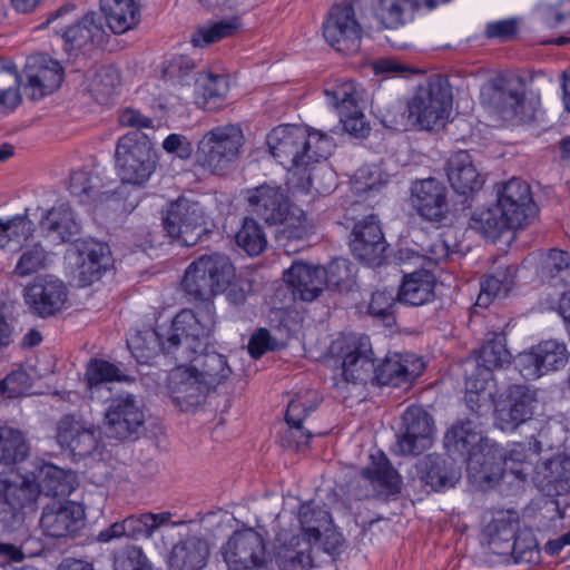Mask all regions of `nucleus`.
Listing matches in <instances>:
<instances>
[{
    "label": "nucleus",
    "mask_w": 570,
    "mask_h": 570,
    "mask_svg": "<svg viewBox=\"0 0 570 570\" xmlns=\"http://www.w3.org/2000/svg\"><path fill=\"white\" fill-rule=\"evenodd\" d=\"M68 189L80 203L104 202L114 196L110 190H102L101 179L86 170H75L70 174Z\"/></svg>",
    "instance_id": "obj_46"
},
{
    "label": "nucleus",
    "mask_w": 570,
    "mask_h": 570,
    "mask_svg": "<svg viewBox=\"0 0 570 570\" xmlns=\"http://www.w3.org/2000/svg\"><path fill=\"white\" fill-rule=\"evenodd\" d=\"M40 527L51 538L75 537L85 527V510L73 501H52L42 510Z\"/></svg>",
    "instance_id": "obj_20"
},
{
    "label": "nucleus",
    "mask_w": 570,
    "mask_h": 570,
    "mask_svg": "<svg viewBox=\"0 0 570 570\" xmlns=\"http://www.w3.org/2000/svg\"><path fill=\"white\" fill-rule=\"evenodd\" d=\"M424 371V364L420 358L406 354L386 355L375 365V374L372 385H391L400 387L412 383Z\"/></svg>",
    "instance_id": "obj_26"
},
{
    "label": "nucleus",
    "mask_w": 570,
    "mask_h": 570,
    "mask_svg": "<svg viewBox=\"0 0 570 570\" xmlns=\"http://www.w3.org/2000/svg\"><path fill=\"white\" fill-rule=\"evenodd\" d=\"M210 390H215L232 374L225 355L216 352L213 345L202 350L195 362L189 366Z\"/></svg>",
    "instance_id": "obj_41"
},
{
    "label": "nucleus",
    "mask_w": 570,
    "mask_h": 570,
    "mask_svg": "<svg viewBox=\"0 0 570 570\" xmlns=\"http://www.w3.org/2000/svg\"><path fill=\"white\" fill-rule=\"evenodd\" d=\"M171 512L160 513L146 512L139 515H129L122 520V529L127 538L141 539L150 538L161 525L168 524Z\"/></svg>",
    "instance_id": "obj_53"
},
{
    "label": "nucleus",
    "mask_w": 570,
    "mask_h": 570,
    "mask_svg": "<svg viewBox=\"0 0 570 570\" xmlns=\"http://www.w3.org/2000/svg\"><path fill=\"white\" fill-rule=\"evenodd\" d=\"M236 244L249 256H257L267 246V238L263 227L254 217H245L235 235Z\"/></svg>",
    "instance_id": "obj_54"
},
{
    "label": "nucleus",
    "mask_w": 570,
    "mask_h": 570,
    "mask_svg": "<svg viewBox=\"0 0 570 570\" xmlns=\"http://www.w3.org/2000/svg\"><path fill=\"white\" fill-rule=\"evenodd\" d=\"M372 464L362 469L361 476L368 481L380 494L390 497L400 493L401 476L384 453L372 454Z\"/></svg>",
    "instance_id": "obj_40"
},
{
    "label": "nucleus",
    "mask_w": 570,
    "mask_h": 570,
    "mask_svg": "<svg viewBox=\"0 0 570 570\" xmlns=\"http://www.w3.org/2000/svg\"><path fill=\"white\" fill-rule=\"evenodd\" d=\"M400 304L390 291H376L372 294L368 313L380 318L385 326L395 324V307Z\"/></svg>",
    "instance_id": "obj_60"
},
{
    "label": "nucleus",
    "mask_w": 570,
    "mask_h": 570,
    "mask_svg": "<svg viewBox=\"0 0 570 570\" xmlns=\"http://www.w3.org/2000/svg\"><path fill=\"white\" fill-rule=\"evenodd\" d=\"M537 404L538 395L534 389L524 384H513L495 402V424L502 431H513L532 419Z\"/></svg>",
    "instance_id": "obj_13"
},
{
    "label": "nucleus",
    "mask_w": 570,
    "mask_h": 570,
    "mask_svg": "<svg viewBox=\"0 0 570 570\" xmlns=\"http://www.w3.org/2000/svg\"><path fill=\"white\" fill-rule=\"evenodd\" d=\"M240 27L238 18L228 20H220L209 27L199 28L191 37V42L195 47H203L205 45L214 43L223 38L229 37Z\"/></svg>",
    "instance_id": "obj_57"
},
{
    "label": "nucleus",
    "mask_w": 570,
    "mask_h": 570,
    "mask_svg": "<svg viewBox=\"0 0 570 570\" xmlns=\"http://www.w3.org/2000/svg\"><path fill=\"white\" fill-rule=\"evenodd\" d=\"M244 142L239 125L214 127L198 142L197 163L212 174L224 175L236 164Z\"/></svg>",
    "instance_id": "obj_8"
},
{
    "label": "nucleus",
    "mask_w": 570,
    "mask_h": 570,
    "mask_svg": "<svg viewBox=\"0 0 570 570\" xmlns=\"http://www.w3.org/2000/svg\"><path fill=\"white\" fill-rule=\"evenodd\" d=\"M214 305L195 313L181 309L165 327V357L176 366H190L202 350L210 345L215 327Z\"/></svg>",
    "instance_id": "obj_4"
},
{
    "label": "nucleus",
    "mask_w": 570,
    "mask_h": 570,
    "mask_svg": "<svg viewBox=\"0 0 570 570\" xmlns=\"http://www.w3.org/2000/svg\"><path fill=\"white\" fill-rule=\"evenodd\" d=\"M443 443L449 455L465 462L468 476L475 485L491 488L502 478V453L483 438L475 420H458L446 431Z\"/></svg>",
    "instance_id": "obj_1"
},
{
    "label": "nucleus",
    "mask_w": 570,
    "mask_h": 570,
    "mask_svg": "<svg viewBox=\"0 0 570 570\" xmlns=\"http://www.w3.org/2000/svg\"><path fill=\"white\" fill-rule=\"evenodd\" d=\"M318 404L320 397L317 392L314 390H305L297 393L287 405L285 420L289 426V434L292 436L301 434V438H303V440L297 441L298 448L308 444L309 440L313 438V434L304 429L303 421L309 413L317 409Z\"/></svg>",
    "instance_id": "obj_38"
},
{
    "label": "nucleus",
    "mask_w": 570,
    "mask_h": 570,
    "mask_svg": "<svg viewBox=\"0 0 570 570\" xmlns=\"http://www.w3.org/2000/svg\"><path fill=\"white\" fill-rule=\"evenodd\" d=\"M356 0L334 4L323 22L322 30L325 41L337 52L354 55L358 52L362 41Z\"/></svg>",
    "instance_id": "obj_11"
},
{
    "label": "nucleus",
    "mask_w": 570,
    "mask_h": 570,
    "mask_svg": "<svg viewBox=\"0 0 570 570\" xmlns=\"http://www.w3.org/2000/svg\"><path fill=\"white\" fill-rule=\"evenodd\" d=\"M298 521L302 531L308 542H318L322 540V532L331 525V513L312 502L303 503L298 511Z\"/></svg>",
    "instance_id": "obj_52"
},
{
    "label": "nucleus",
    "mask_w": 570,
    "mask_h": 570,
    "mask_svg": "<svg viewBox=\"0 0 570 570\" xmlns=\"http://www.w3.org/2000/svg\"><path fill=\"white\" fill-rule=\"evenodd\" d=\"M342 375L353 384H372L375 374L376 358L371 340L365 334H350L340 343Z\"/></svg>",
    "instance_id": "obj_12"
},
{
    "label": "nucleus",
    "mask_w": 570,
    "mask_h": 570,
    "mask_svg": "<svg viewBox=\"0 0 570 570\" xmlns=\"http://www.w3.org/2000/svg\"><path fill=\"white\" fill-rule=\"evenodd\" d=\"M325 272L322 266H313L303 262H294L284 272V281L292 289L293 297L303 302L316 299L324 287Z\"/></svg>",
    "instance_id": "obj_33"
},
{
    "label": "nucleus",
    "mask_w": 570,
    "mask_h": 570,
    "mask_svg": "<svg viewBox=\"0 0 570 570\" xmlns=\"http://www.w3.org/2000/svg\"><path fill=\"white\" fill-rule=\"evenodd\" d=\"M533 481L547 497H559L570 492V455L557 454L537 464Z\"/></svg>",
    "instance_id": "obj_32"
},
{
    "label": "nucleus",
    "mask_w": 570,
    "mask_h": 570,
    "mask_svg": "<svg viewBox=\"0 0 570 570\" xmlns=\"http://www.w3.org/2000/svg\"><path fill=\"white\" fill-rule=\"evenodd\" d=\"M517 267L514 265L499 267L493 274L488 275L480 284V293L476 305L488 307L492 299L504 298L514 286Z\"/></svg>",
    "instance_id": "obj_44"
},
{
    "label": "nucleus",
    "mask_w": 570,
    "mask_h": 570,
    "mask_svg": "<svg viewBox=\"0 0 570 570\" xmlns=\"http://www.w3.org/2000/svg\"><path fill=\"white\" fill-rule=\"evenodd\" d=\"M465 389L470 391H485L489 381L492 379V370L481 365L480 360L468 357L463 362Z\"/></svg>",
    "instance_id": "obj_64"
},
{
    "label": "nucleus",
    "mask_w": 570,
    "mask_h": 570,
    "mask_svg": "<svg viewBox=\"0 0 570 570\" xmlns=\"http://www.w3.org/2000/svg\"><path fill=\"white\" fill-rule=\"evenodd\" d=\"M535 210L530 186L512 178L498 186L494 204L472 215L470 227L494 242L504 232L525 226Z\"/></svg>",
    "instance_id": "obj_3"
},
{
    "label": "nucleus",
    "mask_w": 570,
    "mask_h": 570,
    "mask_svg": "<svg viewBox=\"0 0 570 570\" xmlns=\"http://www.w3.org/2000/svg\"><path fill=\"white\" fill-rule=\"evenodd\" d=\"M411 204L425 220L442 225L448 218L449 204L446 187L435 178L412 183Z\"/></svg>",
    "instance_id": "obj_22"
},
{
    "label": "nucleus",
    "mask_w": 570,
    "mask_h": 570,
    "mask_svg": "<svg viewBox=\"0 0 570 570\" xmlns=\"http://www.w3.org/2000/svg\"><path fill=\"white\" fill-rule=\"evenodd\" d=\"M75 278L81 287L99 281L111 267V252L106 243L95 239H83L76 244Z\"/></svg>",
    "instance_id": "obj_19"
},
{
    "label": "nucleus",
    "mask_w": 570,
    "mask_h": 570,
    "mask_svg": "<svg viewBox=\"0 0 570 570\" xmlns=\"http://www.w3.org/2000/svg\"><path fill=\"white\" fill-rule=\"evenodd\" d=\"M114 570H151L141 548L126 546L114 553Z\"/></svg>",
    "instance_id": "obj_63"
},
{
    "label": "nucleus",
    "mask_w": 570,
    "mask_h": 570,
    "mask_svg": "<svg viewBox=\"0 0 570 570\" xmlns=\"http://www.w3.org/2000/svg\"><path fill=\"white\" fill-rule=\"evenodd\" d=\"M196 104L207 111H216L222 107L228 92L225 77L212 72H203L195 81Z\"/></svg>",
    "instance_id": "obj_43"
},
{
    "label": "nucleus",
    "mask_w": 570,
    "mask_h": 570,
    "mask_svg": "<svg viewBox=\"0 0 570 570\" xmlns=\"http://www.w3.org/2000/svg\"><path fill=\"white\" fill-rule=\"evenodd\" d=\"M203 72L199 65L187 55L174 56L163 68V79L173 86H190Z\"/></svg>",
    "instance_id": "obj_51"
},
{
    "label": "nucleus",
    "mask_w": 570,
    "mask_h": 570,
    "mask_svg": "<svg viewBox=\"0 0 570 570\" xmlns=\"http://www.w3.org/2000/svg\"><path fill=\"white\" fill-rule=\"evenodd\" d=\"M271 155L285 168L302 174V183L295 187L307 194L313 188L314 170L311 166L327 159L334 149L331 137L321 131L307 132L305 128L283 125L267 135Z\"/></svg>",
    "instance_id": "obj_2"
},
{
    "label": "nucleus",
    "mask_w": 570,
    "mask_h": 570,
    "mask_svg": "<svg viewBox=\"0 0 570 570\" xmlns=\"http://www.w3.org/2000/svg\"><path fill=\"white\" fill-rule=\"evenodd\" d=\"M144 405L136 395L119 394L109 400L102 433L119 442L136 441L145 431Z\"/></svg>",
    "instance_id": "obj_10"
},
{
    "label": "nucleus",
    "mask_w": 570,
    "mask_h": 570,
    "mask_svg": "<svg viewBox=\"0 0 570 570\" xmlns=\"http://www.w3.org/2000/svg\"><path fill=\"white\" fill-rule=\"evenodd\" d=\"M20 249L21 255L13 271L16 275L26 277L46 267L48 253L40 243L23 245Z\"/></svg>",
    "instance_id": "obj_56"
},
{
    "label": "nucleus",
    "mask_w": 570,
    "mask_h": 570,
    "mask_svg": "<svg viewBox=\"0 0 570 570\" xmlns=\"http://www.w3.org/2000/svg\"><path fill=\"white\" fill-rule=\"evenodd\" d=\"M208 557V542L199 537L189 535L173 546L167 561L168 570H203Z\"/></svg>",
    "instance_id": "obj_37"
},
{
    "label": "nucleus",
    "mask_w": 570,
    "mask_h": 570,
    "mask_svg": "<svg viewBox=\"0 0 570 570\" xmlns=\"http://www.w3.org/2000/svg\"><path fill=\"white\" fill-rule=\"evenodd\" d=\"M86 380L92 387L105 382L127 381V376L115 364L102 358H92L87 365Z\"/></svg>",
    "instance_id": "obj_59"
},
{
    "label": "nucleus",
    "mask_w": 570,
    "mask_h": 570,
    "mask_svg": "<svg viewBox=\"0 0 570 570\" xmlns=\"http://www.w3.org/2000/svg\"><path fill=\"white\" fill-rule=\"evenodd\" d=\"M163 225L171 238L187 247L207 240L210 234L202 205L185 196L168 204Z\"/></svg>",
    "instance_id": "obj_9"
},
{
    "label": "nucleus",
    "mask_w": 570,
    "mask_h": 570,
    "mask_svg": "<svg viewBox=\"0 0 570 570\" xmlns=\"http://www.w3.org/2000/svg\"><path fill=\"white\" fill-rule=\"evenodd\" d=\"M165 327L158 326L138 332L128 341L131 355L138 363L148 364L159 353L165 356V340L163 338Z\"/></svg>",
    "instance_id": "obj_47"
},
{
    "label": "nucleus",
    "mask_w": 570,
    "mask_h": 570,
    "mask_svg": "<svg viewBox=\"0 0 570 570\" xmlns=\"http://www.w3.org/2000/svg\"><path fill=\"white\" fill-rule=\"evenodd\" d=\"M26 77L28 82L24 92L31 100L37 101L60 87L63 70L57 60L41 56L27 63Z\"/></svg>",
    "instance_id": "obj_28"
},
{
    "label": "nucleus",
    "mask_w": 570,
    "mask_h": 570,
    "mask_svg": "<svg viewBox=\"0 0 570 570\" xmlns=\"http://www.w3.org/2000/svg\"><path fill=\"white\" fill-rule=\"evenodd\" d=\"M512 558L514 563L537 564L540 561V549L535 537L530 531L519 532L513 541Z\"/></svg>",
    "instance_id": "obj_62"
},
{
    "label": "nucleus",
    "mask_w": 570,
    "mask_h": 570,
    "mask_svg": "<svg viewBox=\"0 0 570 570\" xmlns=\"http://www.w3.org/2000/svg\"><path fill=\"white\" fill-rule=\"evenodd\" d=\"M22 471L28 473V478L33 481L39 494L46 497H69L73 491L70 475L62 469L36 459L22 464Z\"/></svg>",
    "instance_id": "obj_29"
},
{
    "label": "nucleus",
    "mask_w": 570,
    "mask_h": 570,
    "mask_svg": "<svg viewBox=\"0 0 570 570\" xmlns=\"http://www.w3.org/2000/svg\"><path fill=\"white\" fill-rule=\"evenodd\" d=\"M327 104L338 114L343 130L356 138L366 137L370 126L358 107L355 85L351 80L336 81L325 87Z\"/></svg>",
    "instance_id": "obj_16"
},
{
    "label": "nucleus",
    "mask_w": 570,
    "mask_h": 570,
    "mask_svg": "<svg viewBox=\"0 0 570 570\" xmlns=\"http://www.w3.org/2000/svg\"><path fill=\"white\" fill-rule=\"evenodd\" d=\"M350 248L356 259L368 266L376 267L383 264L387 243L375 215H367L354 223Z\"/></svg>",
    "instance_id": "obj_18"
},
{
    "label": "nucleus",
    "mask_w": 570,
    "mask_h": 570,
    "mask_svg": "<svg viewBox=\"0 0 570 570\" xmlns=\"http://www.w3.org/2000/svg\"><path fill=\"white\" fill-rule=\"evenodd\" d=\"M38 497L37 487L22 471V465L16 474L0 473V503L9 507L12 518H17L22 509L31 508Z\"/></svg>",
    "instance_id": "obj_30"
},
{
    "label": "nucleus",
    "mask_w": 570,
    "mask_h": 570,
    "mask_svg": "<svg viewBox=\"0 0 570 570\" xmlns=\"http://www.w3.org/2000/svg\"><path fill=\"white\" fill-rule=\"evenodd\" d=\"M282 225L283 228L277 234V240L287 252H289L292 243L306 239L313 229L303 214L297 217L288 216Z\"/></svg>",
    "instance_id": "obj_61"
},
{
    "label": "nucleus",
    "mask_w": 570,
    "mask_h": 570,
    "mask_svg": "<svg viewBox=\"0 0 570 570\" xmlns=\"http://www.w3.org/2000/svg\"><path fill=\"white\" fill-rule=\"evenodd\" d=\"M446 176L455 193L469 196L479 191L484 178L476 169L471 154L466 150L454 153L446 163Z\"/></svg>",
    "instance_id": "obj_34"
},
{
    "label": "nucleus",
    "mask_w": 570,
    "mask_h": 570,
    "mask_svg": "<svg viewBox=\"0 0 570 570\" xmlns=\"http://www.w3.org/2000/svg\"><path fill=\"white\" fill-rule=\"evenodd\" d=\"M420 479L433 491L454 488L461 479V465L451 455L428 454L416 464Z\"/></svg>",
    "instance_id": "obj_31"
},
{
    "label": "nucleus",
    "mask_w": 570,
    "mask_h": 570,
    "mask_svg": "<svg viewBox=\"0 0 570 570\" xmlns=\"http://www.w3.org/2000/svg\"><path fill=\"white\" fill-rule=\"evenodd\" d=\"M409 119L421 129L443 126L452 110V90L446 78L434 75L420 83L406 105Z\"/></svg>",
    "instance_id": "obj_6"
},
{
    "label": "nucleus",
    "mask_w": 570,
    "mask_h": 570,
    "mask_svg": "<svg viewBox=\"0 0 570 570\" xmlns=\"http://www.w3.org/2000/svg\"><path fill=\"white\" fill-rule=\"evenodd\" d=\"M157 155L148 136L132 130L117 141L115 161L124 184L144 186L157 167Z\"/></svg>",
    "instance_id": "obj_7"
},
{
    "label": "nucleus",
    "mask_w": 570,
    "mask_h": 570,
    "mask_svg": "<svg viewBox=\"0 0 570 570\" xmlns=\"http://www.w3.org/2000/svg\"><path fill=\"white\" fill-rule=\"evenodd\" d=\"M397 302L409 306H423L434 301L436 279L429 268L403 269Z\"/></svg>",
    "instance_id": "obj_35"
},
{
    "label": "nucleus",
    "mask_w": 570,
    "mask_h": 570,
    "mask_svg": "<svg viewBox=\"0 0 570 570\" xmlns=\"http://www.w3.org/2000/svg\"><path fill=\"white\" fill-rule=\"evenodd\" d=\"M453 252L448 242L441 237L435 238L422 253L412 248H401L397 254L400 263L404 266L414 265L429 268L450 257Z\"/></svg>",
    "instance_id": "obj_48"
},
{
    "label": "nucleus",
    "mask_w": 570,
    "mask_h": 570,
    "mask_svg": "<svg viewBox=\"0 0 570 570\" xmlns=\"http://www.w3.org/2000/svg\"><path fill=\"white\" fill-rule=\"evenodd\" d=\"M101 430L94 425H86L73 415H65L57 426V442L69 450L73 456L87 458L100 446Z\"/></svg>",
    "instance_id": "obj_23"
},
{
    "label": "nucleus",
    "mask_w": 570,
    "mask_h": 570,
    "mask_svg": "<svg viewBox=\"0 0 570 570\" xmlns=\"http://www.w3.org/2000/svg\"><path fill=\"white\" fill-rule=\"evenodd\" d=\"M228 570H266L267 558L263 537L253 529L236 531L223 547Z\"/></svg>",
    "instance_id": "obj_15"
},
{
    "label": "nucleus",
    "mask_w": 570,
    "mask_h": 570,
    "mask_svg": "<svg viewBox=\"0 0 570 570\" xmlns=\"http://www.w3.org/2000/svg\"><path fill=\"white\" fill-rule=\"evenodd\" d=\"M88 89L98 104H107L120 85L119 71L112 66H96L86 72Z\"/></svg>",
    "instance_id": "obj_45"
},
{
    "label": "nucleus",
    "mask_w": 570,
    "mask_h": 570,
    "mask_svg": "<svg viewBox=\"0 0 570 570\" xmlns=\"http://www.w3.org/2000/svg\"><path fill=\"white\" fill-rule=\"evenodd\" d=\"M102 22L115 35H122L140 21V10L134 0H100Z\"/></svg>",
    "instance_id": "obj_42"
},
{
    "label": "nucleus",
    "mask_w": 570,
    "mask_h": 570,
    "mask_svg": "<svg viewBox=\"0 0 570 570\" xmlns=\"http://www.w3.org/2000/svg\"><path fill=\"white\" fill-rule=\"evenodd\" d=\"M481 361V365H487L490 370L501 368L510 363L511 354L507 350L504 338L501 335H494L485 341L474 356Z\"/></svg>",
    "instance_id": "obj_55"
},
{
    "label": "nucleus",
    "mask_w": 570,
    "mask_h": 570,
    "mask_svg": "<svg viewBox=\"0 0 570 570\" xmlns=\"http://www.w3.org/2000/svg\"><path fill=\"white\" fill-rule=\"evenodd\" d=\"M249 212L267 225L283 224L289 216L291 200L281 186L263 184L248 190Z\"/></svg>",
    "instance_id": "obj_21"
},
{
    "label": "nucleus",
    "mask_w": 570,
    "mask_h": 570,
    "mask_svg": "<svg viewBox=\"0 0 570 570\" xmlns=\"http://www.w3.org/2000/svg\"><path fill=\"white\" fill-rule=\"evenodd\" d=\"M60 36L63 39L66 51L79 50L88 43H104L106 31L101 13L97 11L86 13L81 20H76L66 29H62Z\"/></svg>",
    "instance_id": "obj_36"
},
{
    "label": "nucleus",
    "mask_w": 570,
    "mask_h": 570,
    "mask_svg": "<svg viewBox=\"0 0 570 570\" xmlns=\"http://www.w3.org/2000/svg\"><path fill=\"white\" fill-rule=\"evenodd\" d=\"M40 228L48 237L60 243L76 242L80 233V224L76 220L71 208L61 204L52 207L40 220Z\"/></svg>",
    "instance_id": "obj_39"
},
{
    "label": "nucleus",
    "mask_w": 570,
    "mask_h": 570,
    "mask_svg": "<svg viewBox=\"0 0 570 570\" xmlns=\"http://www.w3.org/2000/svg\"><path fill=\"white\" fill-rule=\"evenodd\" d=\"M29 450V444L21 431L10 426H0L1 464H24Z\"/></svg>",
    "instance_id": "obj_50"
},
{
    "label": "nucleus",
    "mask_w": 570,
    "mask_h": 570,
    "mask_svg": "<svg viewBox=\"0 0 570 570\" xmlns=\"http://www.w3.org/2000/svg\"><path fill=\"white\" fill-rule=\"evenodd\" d=\"M434 430V420L428 411L421 406H409L396 433V452L401 455H420L431 448Z\"/></svg>",
    "instance_id": "obj_14"
},
{
    "label": "nucleus",
    "mask_w": 570,
    "mask_h": 570,
    "mask_svg": "<svg viewBox=\"0 0 570 570\" xmlns=\"http://www.w3.org/2000/svg\"><path fill=\"white\" fill-rule=\"evenodd\" d=\"M189 366H176L168 377V391L174 404L184 412L203 404L212 391Z\"/></svg>",
    "instance_id": "obj_24"
},
{
    "label": "nucleus",
    "mask_w": 570,
    "mask_h": 570,
    "mask_svg": "<svg viewBox=\"0 0 570 570\" xmlns=\"http://www.w3.org/2000/svg\"><path fill=\"white\" fill-rule=\"evenodd\" d=\"M361 17L371 14L386 29H397L412 21L417 11L415 0H356Z\"/></svg>",
    "instance_id": "obj_27"
},
{
    "label": "nucleus",
    "mask_w": 570,
    "mask_h": 570,
    "mask_svg": "<svg viewBox=\"0 0 570 570\" xmlns=\"http://www.w3.org/2000/svg\"><path fill=\"white\" fill-rule=\"evenodd\" d=\"M492 100L502 117L511 118L519 114L524 101V85L520 78L504 80L498 86Z\"/></svg>",
    "instance_id": "obj_49"
},
{
    "label": "nucleus",
    "mask_w": 570,
    "mask_h": 570,
    "mask_svg": "<svg viewBox=\"0 0 570 570\" xmlns=\"http://www.w3.org/2000/svg\"><path fill=\"white\" fill-rule=\"evenodd\" d=\"M67 296L68 289L63 282L47 276L38 278L26 288L24 299L33 314L45 318L60 312Z\"/></svg>",
    "instance_id": "obj_25"
},
{
    "label": "nucleus",
    "mask_w": 570,
    "mask_h": 570,
    "mask_svg": "<svg viewBox=\"0 0 570 570\" xmlns=\"http://www.w3.org/2000/svg\"><path fill=\"white\" fill-rule=\"evenodd\" d=\"M569 360V352L564 343L548 340L531 347L530 351L519 354L517 367L528 381L537 380L549 372L563 368Z\"/></svg>",
    "instance_id": "obj_17"
},
{
    "label": "nucleus",
    "mask_w": 570,
    "mask_h": 570,
    "mask_svg": "<svg viewBox=\"0 0 570 570\" xmlns=\"http://www.w3.org/2000/svg\"><path fill=\"white\" fill-rule=\"evenodd\" d=\"M325 272L324 287H333L337 291H343L351 285L354 275V265L343 257L332 259L327 267H323Z\"/></svg>",
    "instance_id": "obj_58"
},
{
    "label": "nucleus",
    "mask_w": 570,
    "mask_h": 570,
    "mask_svg": "<svg viewBox=\"0 0 570 570\" xmlns=\"http://www.w3.org/2000/svg\"><path fill=\"white\" fill-rule=\"evenodd\" d=\"M235 277V266L227 255L205 254L188 265L181 281V288L191 298L210 304V298L225 293Z\"/></svg>",
    "instance_id": "obj_5"
}]
</instances>
